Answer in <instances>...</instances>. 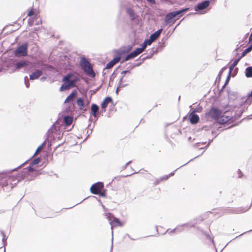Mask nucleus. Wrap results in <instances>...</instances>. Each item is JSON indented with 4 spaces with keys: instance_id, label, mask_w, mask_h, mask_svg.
<instances>
[{
    "instance_id": "f257e3e1",
    "label": "nucleus",
    "mask_w": 252,
    "mask_h": 252,
    "mask_svg": "<svg viewBox=\"0 0 252 252\" xmlns=\"http://www.w3.org/2000/svg\"><path fill=\"white\" fill-rule=\"evenodd\" d=\"M28 161V160H26L20 165L13 169L0 173V189H2L3 191L5 192L10 191L14 187L13 184L14 180L11 178V176H8L7 175V173H11L13 171L16 170L18 168L23 166Z\"/></svg>"
},
{
    "instance_id": "f03ea898",
    "label": "nucleus",
    "mask_w": 252,
    "mask_h": 252,
    "mask_svg": "<svg viewBox=\"0 0 252 252\" xmlns=\"http://www.w3.org/2000/svg\"><path fill=\"white\" fill-rule=\"evenodd\" d=\"M40 161V158H36L31 161L30 165L26 168H24L23 171L18 173L16 176H11V178L14 180V186H16L18 182L25 179L30 175V173L34 171L33 165L38 164Z\"/></svg>"
},
{
    "instance_id": "7ed1b4c3",
    "label": "nucleus",
    "mask_w": 252,
    "mask_h": 252,
    "mask_svg": "<svg viewBox=\"0 0 252 252\" xmlns=\"http://www.w3.org/2000/svg\"><path fill=\"white\" fill-rule=\"evenodd\" d=\"M80 65L83 71L86 74L94 76L95 73L89 61L85 57H82L80 61Z\"/></svg>"
},
{
    "instance_id": "20e7f679",
    "label": "nucleus",
    "mask_w": 252,
    "mask_h": 252,
    "mask_svg": "<svg viewBox=\"0 0 252 252\" xmlns=\"http://www.w3.org/2000/svg\"><path fill=\"white\" fill-rule=\"evenodd\" d=\"M227 92L228 94V97H229V103L230 104L232 101L234 100H236V102L238 103L237 104H235L233 106L234 108L235 107H239L241 105H243V103H246L245 102V97H242L240 99H238L237 98L238 93L235 91H232L230 89H227Z\"/></svg>"
},
{
    "instance_id": "39448f33",
    "label": "nucleus",
    "mask_w": 252,
    "mask_h": 252,
    "mask_svg": "<svg viewBox=\"0 0 252 252\" xmlns=\"http://www.w3.org/2000/svg\"><path fill=\"white\" fill-rule=\"evenodd\" d=\"M29 44L24 42L18 46L17 48L13 51V54L16 57H24L28 55V49Z\"/></svg>"
},
{
    "instance_id": "423d86ee",
    "label": "nucleus",
    "mask_w": 252,
    "mask_h": 252,
    "mask_svg": "<svg viewBox=\"0 0 252 252\" xmlns=\"http://www.w3.org/2000/svg\"><path fill=\"white\" fill-rule=\"evenodd\" d=\"M206 115L215 120H218L222 116V111L217 107L212 106Z\"/></svg>"
},
{
    "instance_id": "0eeeda50",
    "label": "nucleus",
    "mask_w": 252,
    "mask_h": 252,
    "mask_svg": "<svg viewBox=\"0 0 252 252\" xmlns=\"http://www.w3.org/2000/svg\"><path fill=\"white\" fill-rule=\"evenodd\" d=\"M79 80V77L72 73H68L63 76L62 79V81H67L71 88L75 87L76 86V83Z\"/></svg>"
},
{
    "instance_id": "6e6552de",
    "label": "nucleus",
    "mask_w": 252,
    "mask_h": 252,
    "mask_svg": "<svg viewBox=\"0 0 252 252\" xmlns=\"http://www.w3.org/2000/svg\"><path fill=\"white\" fill-rule=\"evenodd\" d=\"M27 65L26 62L24 60H21L19 62H16L15 61L10 60L9 62V66H14L15 68L13 70V72L18 70L19 69L26 66Z\"/></svg>"
},
{
    "instance_id": "1a4fd4ad",
    "label": "nucleus",
    "mask_w": 252,
    "mask_h": 252,
    "mask_svg": "<svg viewBox=\"0 0 252 252\" xmlns=\"http://www.w3.org/2000/svg\"><path fill=\"white\" fill-rule=\"evenodd\" d=\"M104 188V184L102 182H97L92 185L90 191L92 194H97Z\"/></svg>"
},
{
    "instance_id": "9d476101",
    "label": "nucleus",
    "mask_w": 252,
    "mask_h": 252,
    "mask_svg": "<svg viewBox=\"0 0 252 252\" xmlns=\"http://www.w3.org/2000/svg\"><path fill=\"white\" fill-rule=\"evenodd\" d=\"M211 0H204L198 3L194 6V10L197 12H199L201 10L205 9L209 5Z\"/></svg>"
},
{
    "instance_id": "9b49d317",
    "label": "nucleus",
    "mask_w": 252,
    "mask_h": 252,
    "mask_svg": "<svg viewBox=\"0 0 252 252\" xmlns=\"http://www.w3.org/2000/svg\"><path fill=\"white\" fill-rule=\"evenodd\" d=\"M110 223L111 225V229L112 230H113V225H114L115 226L123 225V223L121 222V221L119 220V219L117 218H116L115 217H114L113 220L111 221H110ZM112 236L113 235V230H112ZM113 237L112 236L110 252H112V250H113Z\"/></svg>"
},
{
    "instance_id": "f8f14e48",
    "label": "nucleus",
    "mask_w": 252,
    "mask_h": 252,
    "mask_svg": "<svg viewBox=\"0 0 252 252\" xmlns=\"http://www.w3.org/2000/svg\"><path fill=\"white\" fill-rule=\"evenodd\" d=\"M189 120L192 125L196 124L199 121V117L198 115L190 112L189 115Z\"/></svg>"
},
{
    "instance_id": "ddd939ff",
    "label": "nucleus",
    "mask_w": 252,
    "mask_h": 252,
    "mask_svg": "<svg viewBox=\"0 0 252 252\" xmlns=\"http://www.w3.org/2000/svg\"><path fill=\"white\" fill-rule=\"evenodd\" d=\"M252 205V201L249 207H239L236 208H233L230 210V213L232 214H241L244 213L249 210Z\"/></svg>"
},
{
    "instance_id": "4468645a",
    "label": "nucleus",
    "mask_w": 252,
    "mask_h": 252,
    "mask_svg": "<svg viewBox=\"0 0 252 252\" xmlns=\"http://www.w3.org/2000/svg\"><path fill=\"white\" fill-rule=\"evenodd\" d=\"M176 19H177V18L172 11L166 14L165 17V22L166 24L173 23Z\"/></svg>"
},
{
    "instance_id": "2eb2a0df",
    "label": "nucleus",
    "mask_w": 252,
    "mask_h": 252,
    "mask_svg": "<svg viewBox=\"0 0 252 252\" xmlns=\"http://www.w3.org/2000/svg\"><path fill=\"white\" fill-rule=\"evenodd\" d=\"M43 74V71L40 69H35L33 72L30 75V79L34 80L37 79Z\"/></svg>"
},
{
    "instance_id": "dca6fc26",
    "label": "nucleus",
    "mask_w": 252,
    "mask_h": 252,
    "mask_svg": "<svg viewBox=\"0 0 252 252\" xmlns=\"http://www.w3.org/2000/svg\"><path fill=\"white\" fill-rule=\"evenodd\" d=\"M76 104L80 110L84 112L87 110L86 104H85L84 99L82 97H79L76 100Z\"/></svg>"
},
{
    "instance_id": "f3484780",
    "label": "nucleus",
    "mask_w": 252,
    "mask_h": 252,
    "mask_svg": "<svg viewBox=\"0 0 252 252\" xmlns=\"http://www.w3.org/2000/svg\"><path fill=\"white\" fill-rule=\"evenodd\" d=\"M190 9L189 7L183 8L180 10L173 11V12L175 15L177 19H179L186 12H187Z\"/></svg>"
},
{
    "instance_id": "a211bd4d",
    "label": "nucleus",
    "mask_w": 252,
    "mask_h": 252,
    "mask_svg": "<svg viewBox=\"0 0 252 252\" xmlns=\"http://www.w3.org/2000/svg\"><path fill=\"white\" fill-rule=\"evenodd\" d=\"M162 31V29L160 28L157 31L155 32L154 33H152L149 38L150 40L153 43L159 37Z\"/></svg>"
},
{
    "instance_id": "6ab92c4d",
    "label": "nucleus",
    "mask_w": 252,
    "mask_h": 252,
    "mask_svg": "<svg viewBox=\"0 0 252 252\" xmlns=\"http://www.w3.org/2000/svg\"><path fill=\"white\" fill-rule=\"evenodd\" d=\"M75 103L74 102H69V104L66 108L65 111L67 114L72 115L75 111Z\"/></svg>"
},
{
    "instance_id": "aec40b11",
    "label": "nucleus",
    "mask_w": 252,
    "mask_h": 252,
    "mask_svg": "<svg viewBox=\"0 0 252 252\" xmlns=\"http://www.w3.org/2000/svg\"><path fill=\"white\" fill-rule=\"evenodd\" d=\"M113 101L112 98L111 96H106L101 103V109L106 108L109 103H113Z\"/></svg>"
},
{
    "instance_id": "412c9836",
    "label": "nucleus",
    "mask_w": 252,
    "mask_h": 252,
    "mask_svg": "<svg viewBox=\"0 0 252 252\" xmlns=\"http://www.w3.org/2000/svg\"><path fill=\"white\" fill-rule=\"evenodd\" d=\"M77 95V91L76 90H73L72 92L67 96L64 100V103H67L72 100Z\"/></svg>"
},
{
    "instance_id": "4be33fe9",
    "label": "nucleus",
    "mask_w": 252,
    "mask_h": 252,
    "mask_svg": "<svg viewBox=\"0 0 252 252\" xmlns=\"http://www.w3.org/2000/svg\"><path fill=\"white\" fill-rule=\"evenodd\" d=\"M100 110V108L98 105L95 103H92L91 106V115L93 117L96 116V113L98 112Z\"/></svg>"
},
{
    "instance_id": "5701e85b",
    "label": "nucleus",
    "mask_w": 252,
    "mask_h": 252,
    "mask_svg": "<svg viewBox=\"0 0 252 252\" xmlns=\"http://www.w3.org/2000/svg\"><path fill=\"white\" fill-rule=\"evenodd\" d=\"M61 125L60 124L58 120L56 121L55 123L53 125L52 127H51L48 130V132L50 133L56 132L57 131H58V130H59V127Z\"/></svg>"
},
{
    "instance_id": "b1692460",
    "label": "nucleus",
    "mask_w": 252,
    "mask_h": 252,
    "mask_svg": "<svg viewBox=\"0 0 252 252\" xmlns=\"http://www.w3.org/2000/svg\"><path fill=\"white\" fill-rule=\"evenodd\" d=\"M159 51L158 48L157 47L156 49L154 47L152 48L150 52V56H147L143 58V61L152 58L154 55L157 54Z\"/></svg>"
},
{
    "instance_id": "393cba45",
    "label": "nucleus",
    "mask_w": 252,
    "mask_h": 252,
    "mask_svg": "<svg viewBox=\"0 0 252 252\" xmlns=\"http://www.w3.org/2000/svg\"><path fill=\"white\" fill-rule=\"evenodd\" d=\"M128 85V83H126L124 84V82H122L121 80H119L118 86L117 87V88L116 89L115 93L118 95L119 94V91L121 90V89L125 88Z\"/></svg>"
},
{
    "instance_id": "a878e982",
    "label": "nucleus",
    "mask_w": 252,
    "mask_h": 252,
    "mask_svg": "<svg viewBox=\"0 0 252 252\" xmlns=\"http://www.w3.org/2000/svg\"><path fill=\"white\" fill-rule=\"evenodd\" d=\"M63 83L61 85L60 91L61 92L64 91L69 89H71V87H70L67 81H63Z\"/></svg>"
},
{
    "instance_id": "bb28decb",
    "label": "nucleus",
    "mask_w": 252,
    "mask_h": 252,
    "mask_svg": "<svg viewBox=\"0 0 252 252\" xmlns=\"http://www.w3.org/2000/svg\"><path fill=\"white\" fill-rule=\"evenodd\" d=\"M245 73L247 78H252V66L247 67L245 69Z\"/></svg>"
},
{
    "instance_id": "cd10ccee",
    "label": "nucleus",
    "mask_w": 252,
    "mask_h": 252,
    "mask_svg": "<svg viewBox=\"0 0 252 252\" xmlns=\"http://www.w3.org/2000/svg\"><path fill=\"white\" fill-rule=\"evenodd\" d=\"M187 225V223H184L181 225L177 226L175 228L172 229V230L170 231L168 233H172L174 232H175L176 231L178 232H182L183 231V228H182V227L184 226H186Z\"/></svg>"
},
{
    "instance_id": "c85d7f7f",
    "label": "nucleus",
    "mask_w": 252,
    "mask_h": 252,
    "mask_svg": "<svg viewBox=\"0 0 252 252\" xmlns=\"http://www.w3.org/2000/svg\"><path fill=\"white\" fill-rule=\"evenodd\" d=\"M73 121L72 117L70 116L67 115L64 117V122L66 126H69L71 124Z\"/></svg>"
},
{
    "instance_id": "c756f323",
    "label": "nucleus",
    "mask_w": 252,
    "mask_h": 252,
    "mask_svg": "<svg viewBox=\"0 0 252 252\" xmlns=\"http://www.w3.org/2000/svg\"><path fill=\"white\" fill-rule=\"evenodd\" d=\"M152 42L149 39H146L144 40L143 42L141 44V47L143 48L144 50H145L147 45H151Z\"/></svg>"
},
{
    "instance_id": "7c9ffc66",
    "label": "nucleus",
    "mask_w": 252,
    "mask_h": 252,
    "mask_svg": "<svg viewBox=\"0 0 252 252\" xmlns=\"http://www.w3.org/2000/svg\"><path fill=\"white\" fill-rule=\"evenodd\" d=\"M245 102L248 105H250L252 102V91L247 95V98L245 99Z\"/></svg>"
},
{
    "instance_id": "2f4dec72",
    "label": "nucleus",
    "mask_w": 252,
    "mask_h": 252,
    "mask_svg": "<svg viewBox=\"0 0 252 252\" xmlns=\"http://www.w3.org/2000/svg\"><path fill=\"white\" fill-rule=\"evenodd\" d=\"M240 61V59H237L234 61L233 63L229 66V74L231 73L232 71L234 69L235 66H236Z\"/></svg>"
},
{
    "instance_id": "473e14b6",
    "label": "nucleus",
    "mask_w": 252,
    "mask_h": 252,
    "mask_svg": "<svg viewBox=\"0 0 252 252\" xmlns=\"http://www.w3.org/2000/svg\"><path fill=\"white\" fill-rule=\"evenodd\" d=\"M132 49V45H127L126 46H125L123 48V49L121 51L120 54H125L129 52V51H131Z\"/></svg>"
},
{
    "instance_id": "72a5a7b5",
    "label": "nucleus",
    "mask_w": 252,
    "mask_h": 252,
    "mask_svg": "<svg viewBox=\"0 0 252 252\" xmlns=\"http://www.w3.org/2000/svg\"><path fill=\"white\" fill-rule=\"evenodd\" d=\"M130 73V71L129 70H128L127 69L125 70H123L121 72V74L122 75L121 77H120L119 80L122 81V82H124V78H126V75L127 74Z\"/></svg>"
},
{
    "instance_id": "f704fd0d",
    "label": "nucleus",
    "mask_w": 252,
    "mask_h": 252,
    "mask_svg": "<svg viewBox=\"0 0 252 252\" xmlns=\"http://www.w3.org/2000/svg\"><path fill=\"white\" fill-rule=\"evenodd\" d=\"M54 69V67L52 65L48 64H44L42 66V70H49L52 71Z\"/></svg>"
},
{
    "instance_id": "c9c22d12",
    "label": "nucleus",
    "mask_w": 252,
    "mask_h": 252,
    "mask_svg": "<svg viewBox=\"0 0 252 252\" xmlns=\"http://www.w3.org/2000/svg\"><path fill=\"white\" fill-rule=\"evenodd\" d=\"M27 15L28 16H33L32 18H37V13L35 9H32L28 12Z\"/></svg>"
},
{
    "instance_id": "e433bc0d",
    "label": "nucleus",
    "mask_w": 252,
    "mask_h": 252,
    "mask_svg": "<svg viewBox=\"0 0 252 252\" xmlns=\"http://www.w3.org/2000/svg\"><path fill=\"white\" fill-rule=\"evenodd\" d=\"M27 15L28 16H33L32 18H37V13L35 9H32L28 12Z\"/></svg>"
},
{
    "instance_id": "4c0bfd02",
    "label": "nucleus",
    "mask_w": 252,
    "mask_h": 252,
    "mask_svg": "<svg viewBox=\"0 0 252 252\" xmlns=\"http://www.w3.org/2000/svg\"><path fill=\"white\" fill-rule=\"evenodd\" d=\"M126 12L132 18V19H134L135 18V13L132 8H127L126 9Z\"/></svg>"
},
{
    "instance_id": "58836bf2",
    "label": "nucleus",
    "mask_w": 252,
    "mask_h": 252,
    "mask_svg": "<svg viewBox=\"0 0 252 252\" xmlns=\"http://www.w3.org/2000/svg\"><path fill=\"white\" fill-rule=\"evenodd\" d=\"M120 54V53L118 52V54L116 55L115 57L111 60V62L114 64V65H115L116 63L121 59Z\"/></svg>"
},
{
    "instance_id": "ea45409f",
    "label": "nucleus",
    "mask_w": 252,
    "mask_h": 252,
    "mask_svg": "<svg viewBox=\"0 0 252 252\" xmlns=\"http://www.w3.org/2000/svg\"><path fill=\"white\" fill-rule=\"evenodd\" d=\"M164 47H165V39L162 38L161 42H159L157 46L159 51H161Z\"/></svg>"
},
{
    "instance_id": "a19ab883",
    "label": "nucleus",
    "mask_w": 252,
    "mask_h": 252,
    "mask_svg": "<svg viewBox=\"0 0 252 252\" xmlns=\"http://www.w3.org/2000/svg\"><path fill=\"white\" fill-rule=\"evenodd\" d=\"M227 69V67L226 66H224L220 70V71H219V73L217 77V78H216V81H218L219 82L220 81V78H221V74H222V73L223 72V71L226 70Z\"/></svg>"
},
{
    "instance_id": "79ce46f5",
    "label": "nucleus",
    "mask_w": 252,
    "mask_h": 252,
    "mask_svg": "<svg viewBox=\"0 0 252 252\" xmlns=\"http://www.w3.org/2000/svg\"><path fill=\"white\" fill-rule=\"evenodd\" d=\"M0 233L1 234V235L2 236V242L3 243V246L5 247V246L7 244V243H6L7 237H6L4 232L3 231L0 230Z\"/></svg>"
},
{
    "instance_id": "37998d69",
    "label": "nucleus",
    "mask_w": 252,
    "mask_h": 252,
    "mask_svg": "<svg viewBox=\"0 0 252 252\" xmlns=\"http://www.w3.org/2000/svg\"><path fill=\"white\" fill-rule=\"evenodd\" d=\"M202 106L200 105V104H199L197 107L193 109L191 112L194 114H196V113H200L202 112Z\"/></svg>"
},
{
    "instance_id": "c03bdc74",
    "label": "nucleus",
    "mask_w": 252,
    "mask_h": 252,
    "mask_svg": "<svg viewBox=\"0 0 252 252\" xmlns=\"http://www.w3.org/2000/svg\"><path fill=\"white\" fill-rule=\"evenodd\" d=\"M199 156H200V155L197 156H196V157L194 158H193L191 159L189 161H188V162H187L186 163H185V164H184V165H183L181 166L180 167H179L178 168L176 169L175 171H173V172H171L169 175H168V176H169V177H170L171 176H173L175 174V172L177 170H178V169L179 168H180V167H183V166H184V165H185L187 164H188L189 162L190 161L193 160V159H194V158H196L198 157Z\"/></svg>"
},
{
    "instance_id": "a18cd8bd",
    "label": "nucleus",
    "mask_w": 252,
    "mask_h": 252,
    "mask_svg": "<svg viewBox=\"0 0 252 252\" xmlns=\"http://www.w3.org/2000/svg\"><path fill=\"white\" fill-rule=\"evenodd\" d=\"M114 65V64L111 62V61H110L106 64V65L104 68V70L105 69H109L111 68Z\"/></svg>"
},
{
    "instance_id": "49530a36",
    "label": "nucleus",
    "mask_w": 252,
    "mask_h": 252,
    "mask_svg": "<svg viewBox=\"0 0 252 252\" xmlns=\"http://www.w3.org/2000/svg\"><path fill=\"white\" fill-rule=\"evenodd\" d=\"M106 216L107 217V219L110 221H111L115 217L114 216L112 213H106Z\"/></svg>"
},
{
    "instance_id": "de8ad7c7",
    "label": "nucleus",
    "mask_w": 252,
    "mask_h": 252,
    "mask_svg": "<svg viewBox=\"0 0 252 252\" xmlns=\"http://www.w3.org/2000/svg\"><path fill=\"white\" fill-rule=\"evenodd\" d=\"M244 112V110L243 109H240L236 114V115L235 116V119H238L239 118H240L242 115V114H243Z\"/></svg>"
},
{
    "instance_id": "09e8293b",
    "label": "nucleus",
    "mask_w": 252,
    "mask_h": 252,
    "mask_svg": "<svg viewBox=\"0 0 252 252\" xmlns=\"http://www.w3.org/2000/svg\"><path fill=\"white\" fill-rule=\"evenodd\" d=\"M135 52H136V54H137V55L138 56L139 54H140L141 53H142L144 50L143 49V48H142L141 47H138V48H136L135 50H134Z\"/></svg>"
},
{
    "instance_id": "8fccbe9b",
    "label": "nucleus",
    "mask_w": 252,
    "mask_h": 252,
    "mask_svg": "<svg viewBox=\"0 0 252 252\" xmlns=\"http://www.w3.org/2000/svg\"><path fill=\"white\" fill-rule=\"evenodd\" d=\"M37 18H29L28 21V25L30 26H32L33 24L34 21L35 19H36Z\"/></svg>"
},
{
    "instance_id": "3c124183",
    "label": "nucleus",
    "mask_w": 252,
    "mask_h": 252,
    "mask_svg": "<svg viewBox=\"0 0 252 252\" xmlns=\"http://www.w3.org/2000/svg\"><path fill=\"white\" fill-rule=\"evenodd\" d=\"M129 54L131 59H133L138 56L137 54L134 50L129 53Z\"/></svg>"
},
{
    "instance_id": "603ef678",
    "label": "nucleus",
    "mask_w": 252,
    "mask_h": 252,
    "mask_svg": "<svg viewBox=\"0 0 252 252\" xmlns=\"http://www.w3.org/2000/svg\"><path fill=\"white\" fill-rule=\"evenodd\" d=\"M24 81H25V84L27 88H29L30 87V83L29 82V79H28V77L27 76H25L24 77Z\"/></svg>"
},
{
    "instance_id": "864d4df0",
    "label": "nucleus",
    "mask_w": 252,
    "mask_h": 252,
    "mask_svg": "<svg viewBox=\"0 0 252 252\" xmlns=\"http://www.w3.org/2000/svg\"><path fill=\"white\" fill-rule=\"evenodd\" d=\"M226 118L227 119L226 120H224L223 119H221L220 120V124H224L226 123V121H228V120H230L231 119H233V117H231L230 118H229V116H227L226 117Z\"/></svg>"
},
{
    "instance_id": "5fc2aeb1",
    "label": "nucleus",
    "mask_w": 252,
    "mask_h": 252,
    "mask_svg": "<svg viewBox=\"0 0 252 252\" xmlns=\"http://www.w3.org/2000/svg\"><path fill=\"white\" fill-rule=\"evenodd\" d=\"M143 58H142V59H141L140 57V58H139L137 60V61H138V60H141V62H138V63H135V64H134L133 65H134V67H136V66H140V65H141V64H142V63L145 61H143Z\"/></svg>"
},
{
    "instance_id": "6e6d98bb",
    "label": "nucleus",
    "mask_w": 252,
    "mask_h": 252,
    "mask_svg": "<svg viewBox=\"0 0 252 252\" xmlns=\"http://www.w3.org/2000/svg\"><path fill=\"white\" fill-rule=\"evenodd\" d=\"M45 142H46V141H44L40 145H39L37 147L33 156L36 155L37 154V153L42 148V146H43V145L45 144Z\"/></svg>"
},
{
    "instance_id": "4d7b16f0",
    "label": "nucleus",
    "mask_w": 252,
    "mask_h": 252,
    "mask_svg": "<svg viewBox=\"0 0 252 252\" xmlns=\"http://www.w3.org/2000/svg\"><path fill=\"white\" fill-rule=\"evenodd\" d=\"M130 56L129 54H127L125 57L123 58L122 63L127 61L128 60H131Z\"/></svg>"
},
{
    "instance_id": "13d9d810",
    "label": "nucleus",
    "mask_w": 252,
    "mask_h": 252,
    "mask_svg": "<svg viewBox=\"0 0 252 252\" xmlns=\"http://www.w3.org/2000/svg\"><path fill=\"white\" fill-rule=\"evenodd\" d=\"M214 139V138H213L212 139H209V142H208V143L207 144V145L204 148H199V150H201V149H206L209 146V145L211 144V143L213 142Z\"/></svg>"
},
{
    "instance_id": "bf43d9fd",
    "label": "nucleus",
    "mask_w": 252,
    "mask_h": 252,
    "mask_svg": "<svg viewBox=\"0 0 252 252\" xmlns=\"http://www.w3.org/2000/svg\"><path fill=\"white\" fill-rule=\"evenodd\" d=\"M206 143V142H197L193 145V147L194 148H198L200 146V145H205Z\"/></svg>"
},
{
    "instance_id": "052dcab7",
    "label": "nucleus",
    "mask_w": 252,
    "mask_h": 252,
    "mask_svg": "<svg viewBox=\"0 0 252 252\" xmlns=\"http://www.w3.org/2000/svg\"><path fill=\"white\" fill-rule=\"evenodd\" d=\"M230 74H229V72H228V74L226 77L225 83L224 84V86H226L229 83L230 79Z\"/></svg>"
},
{
    "instance_id": "680f3d73",
    "label": "nucleus",
    "mask_w": 252,
    "mask_h": 252,
    "mask_svg": "<svg viewBox=\"0 0 252 252\" xmlns=\"http://www.w3.org/2000/svg\"><path fill=\"white\" fill-rule=\"evenodd\" d=\"M248 53L247 52V51L245 49L243 52L242 53L241 55L238 58L240 59V60L244 57H245Z\"/></svg>"
},
{
    "instance_id": "e2e57ef3",
    "label": "nucleus",
    "mask_w": 252,
    "mask_h": 252,
    "mask_svg": "<svg viewBox=\"0 0 252 252\" xmlns=\"http://www.w3.org/2000/svg\"><path fill=\"white\" fill-rule=\"evenodd\" d=\"M169 178V176H168V175H164V176L160 177L159 179L161 181H164V180H167Z\"/></svg>"
},
{
    "instance_id": "0e129e2a",
    "label": "nucleus",
    "mask_w": 252,
    "mask_h": 252,
    "mask_svg": "<svg viewBox=\"0 0 252 252\" xmlns=\"http://www.w3.org/2000/svg\"><path fill=\"white\" fill-rule=\"evenodd\" d=\"M97 195H98L99 196L103 197H104L106 196V193H105V191H100Z\"/></svg>"
},
{
    "instance_id": "69168bd1",
    "label": "nucleus",
    "mask_w": 252,
    "mask_h": 252,
    "mask_svg": "<svg viewBox=\"0 0 252 252\" xmlns=\"http://www.w3.org/2000/svg\"><path fill=\"white\" fill-rule=\"evenodd\" d=\"M245 50L248 53L251 52L252 51V44L246 48Z\"/></svg>"
},
{
    "instance_id": "338daca9",
    "label": "nucleus",
    "mask_w": 252,
    "mask_h": 252,
    "mask_svg": "<svg viewBox=\"0 0 252 252\" xmlns=\"http://www.w3.org/2000/svg\"><path fill=\"white\" fill-rule=\"evenodd\" d=\"M148 3L151 4H155L156 3L155 0H146Z\"/></svg>"
},
{
    "instance_id": "774afa93",
    "label": "nucleus",
    "mask_w": 252,
    "mask_h": 252,
    "mask_svg": "<svg viewBox=\"0 0 252 252\" xmlns=\"http://www.w3.org/2000/svg\"><path fill=\"white\" fill-rule=\"evenodd\" d=\"M161 182V181L160 180V179H157L155 182L154 183V186H157L158 185V184H159V183Z\"/></svg>"
}]
</instances>
